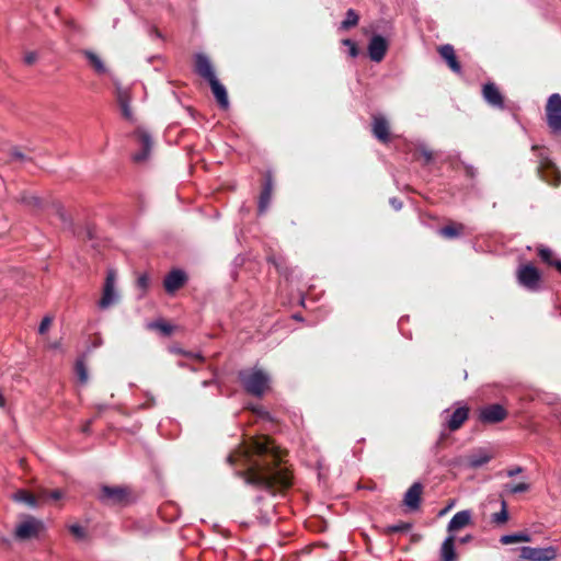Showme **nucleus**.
Masks as SVG:
<instances>
[{
    "label": "nucleus",
    "instance_id": "nucleus-1",
    "mask_svg": "<svg viewBox=\"0 0 561 561\" xmlns=\"http://www.w3.org/2000/svg\"><path fill=\"white\" fill-rule=\"evenodd\" d=\"M228 461L240 467L237 473L252 486L286 491L294 485L290 467L268 436L252 438L249 444L231 453Z\"/></svg>",
    "mask_w": 561,
    "mask_h": 561
},
{
    "label": "nucleus",
    "instance_id": "nucleus-2",
    "mask_svg": "<svg viewBox=\"0 0 561 561\" xmlns=\"http://www.w3.org/2000/svg\"><path fill=\"white\" fill-rule=\"evenodd\" d=\"M239 380L247 393L262 397L270 388V376L259 368L244 369L239 373Z\"/></svg>",
    "mask_w": 561,
    "mask_h": 561
},
{
    "label": "nucleus",
    "instance_id": "nucleus-3",
    "mask_svg": "<svg viewBox=\"0 0 561 561\" xmlns=\"http://www.w3.org/2000/svg\"><path fill=\"white\" fill-rule=\"evenodd\" d=\"M533 151H539L537 174L538 176L550 185L558 186L561 183V173L556 164L545 154V148L537 145L531 147Z\"/></svg>",
    "mask_w": 561,
    "mask_h": 561
},
{
    "label": "nucleus",
    "instance_id": "nucleus-4",
    "mask_svg": "<svg viewBox=\"0 0 561 561\" xmlns=\"http://www.w3.org/2000/svg\"><path fill=\"white\" fill-rule=\"evenodd\" d=\"M65 493H12L15 502H22L31 507H39L46 504H57L64 499Z\"/></svg>",
    "mask_w": 561,
    "mask_h": 561
},
{
    "label": "nucleus",
    "instance_id": "nucleus-5",
    "mask_svg": "<svg viewBox=\"0 0 561 561\" xmlns=\"http://www.w3.org/2000/svg\"><path fill=\"white\" fill-rule=\"evenodd\" d=\"M518 284L530 291H537L541 286V273L531 263L520 264L516 271Z\"/></svg>",
    "mask_w": 561,
    "mask_h": 561
},
{
    "label": "nucleus",
    "instance_id": "nucleus-6",
    "mask_svg": "<svg viewBox=\"0 0 561 561\" xmlns=\"http://www.w3.org/2000/svg\"><path fill=\"white\" fill-rule=\"evenodd\" d=\"M547 124L553 133L561 131V95L554 93L549 96L546 105Z\"/></svg>",
    "mask_w": 561,
    "mask_h": 561
},
{
    "label": "nucleus",
    "instance_id": "nucleus-7",
    "mask_svg": "<svg viewBox=\"0 0 561 561\" xmlns=\"http://www.w3.org/2000/svg\"><path fill=\"white\" fill-rule=\"evenodd\" d=\"M115 283H116V274L113 271H108L104 287H103V295L99 301V307L101 309H107L118 300V294L115 290Z\"/></svg>",
    "mask_w": 561,
    "mask_h": 561
},
{
    "label": "nucleus",
    "instance_id": "nucleus-8",
    "mask_svg": "<svg viewBox=\"0 0 561 561\" xmlns=\"http://www.w3.org/2000/svg\"><path fill=\"white\" fill-rule=\"evenodd\" d=\"M520 559L527 561H552L557 557V550L553 547L533 548L523 547L520 549Z\"/></svg>",
    "mask_w": 561,
    "mask_h": 561
},
{
    "label": "nucleus",
    "instance_id": "nucleus-9",
    "mask_svg": "<svg viewBox=\"0 0 561 561\" xmlns=\"http://www.w3.org/2000/svg\"><path fill=\"white\" fill-rule=\"evenodd\" d=\"M492 458L493 455L491 451L484 448H478L463 456L461 458V465L470 469H477L488 463Z\"/></svg>",
    "mask_w": 561,
    "mask_h": 561
},
{
    "label": "nucleus",
    "instance_id": "nucleus-10",
    "mask_svg": "<svg viewBox=\"0 0 561 561\" xmlns=\"http://www.w3.org/2000/svg\"><path fill=\"white\" fill-rule=\"evenodd\" d=\"M42 528L43 524L39 520L30 517L16 526L15 536L22 540L31 539L36 537Z\"/></svg>",
    "mask_w": 561,
    "mask_h": 561
},
{
    "label": "nucleus",
    "instance_id": "nucleus-11",
    "mask_svg": "<svg viewBox=\"0 0 561 561\" xmlns=\"http://www.w3.org/2000/svg\"><path fill=\"white\" fill-rule=\"evenodd\" d=\"M507 411L501 404H490L480 411V421L494 424L506 419Z\"/></svg>",
    "mask_w": 561,
    "mask_h": 561
},
{
    "label": "nucleus",
    "instance_id": "nucleus-12",
    "mask_svg": "<svg viewBox=\"0 0 561 561\" xmlns=\"http://www.w3.org/2000/svg\"><path fill=\"white\" fill-rule=\"evenodd\" d=\"M388 50V43L381 35H374L368 45V54L373 61L380 62Z\"/></svg>",
    "mask_w": 561,
    "mask_h": 561
},
{
    "label": "nucleus",
    "instance_id": "nucleus-13",
    "mask_svg": "<svg viewBox=\"0 0 561 561\" xmlns=\"http://www.w3.org/2000/svg\"><path fill=\"white\" fill-rule=\"evenodd\" d=\"M135 136L137 138V141H138L139 146L141 147V150L139 152H136L134 154L133 159H134L135 162H144L150 156V151H151V147H152V140H151L150 135L147 131L142 130V129H138L135 133Z\"/></svg>",
    "mask_w": 561,
    "mask_h": 561
},
{
    "label": "nucleus",
    "instance_id": "nucleus-14",
    "mask_svg": "<svg viewBox=\"0 0 561 561\" xmlns=\"http://www.w3.org/2000/svg\"><path fill=\"white\" fill-rule=\"evenodd\" d=\"M186 274L181 270H172L163 280L164 289L168 294H173L186 283Z\"/></svg>",
    "mask_w": 561,
    "mask_h": 561
},
{
    "label": "nucleus",
    "instance_id": "nucleus-15",
    "mask_svg": "<svg viewBox=\"0 0 561 561\" xmlns=\"http://www.w3.org/2000/svg\"><path fill=\"white\" fill-rule=\"evenodd\" d=\"M482 95L491 106L501 110L504 108V98L495 83H485L482 89Z\"/></svg>",
    "mask_w": 561,
    "mask_h": 561
},
{
    "label": "nucleus",
    "instance_id": "nucleus-16",
    "mask_svg": "<svg viewBox=\"0 0 561 561\" xmlns=\"http://www.w3.org/2000/svg\"><path fill=\"white\" fill-rule=\"evenodd\" d=\"M373 135L382 144L390 141V127L388 121L380 115L373 116Z\"/></svg>",
    "mask_w": 561,
    "mask_h": 561
},
{
    "label": "nucleus",
    "instance_id": "nucleus-17",
    "mask_svg": "<svg viewBox=\"0 0 561 561\" xmlns=\"http://www.w3.org/2000/svg\"><path fill=\"white\" fill-rule=\"evenodd\" d=\"M273 192V180L270 173L265 174L264 183L262 185V191L259 197L257 209L260 214H264L271 203Z\"/></svg>",
    "mask_w": 561,
    "mask_h": 561
},
{
    "label": "nucleus",
    "instance_id": "nucleus-18",
    "mask_svg": "<svg viewBox=\"0 0 561 561\" xmlns=\"http://www.w3.org/2000/svg\"><path fill=\"white\" fill-rule=\"evenodd\" d=\"M472 524V513L469 510H463L458 513H456L453 518L450 519L447 531L448 533H456L461 530L462 528L469 526Z\"/></svg>",
    "mask_w": 561,
    "mask_h": 561
},
{
    "label": "nucleus",
    "instance_id": "nucleus-19",
    "mask_svg": "<svg viewBox=\"0 0 561 561\" xmlns=\"http://www.w3.org/2000/svg\"><path fill=\"white\" fill-rule=\"evenodd\" d=\"M129 493H98L101 504L108 507H121L128 503Z\"/></svg>",
    "mask_w": 561,
    "mask_h": 561
},
{
    "label": "nucleus",
    "instance_id": "nucleus-20",
    "mask_svg": "<svg viewBox=\"0 0 561 561\" xmlns=\"http://www.w3.org/2000/svg\"><path fill=\"white\" fill-rule=\"evenodd\" d=\"M439 56L447 62L448 67L456 73L461 72V65L457 59L455 49L450 44L442 45L437 48Z\"/></svg>",
    "mask_w": 561,
    "mask_h": 561
},
{
    "label": "nucleus",
    "instance_id": "nucleus-21",
    "mask_svg": "<svg viewBox=\"0 0 561 561\" xmlns=\"http://www.w3.org/2000/svg\"><path fill=\"white\" fill-rule=\"evenodd\" d=\"M116 99L124 118L133 121L134 117L130 108L131 96L129 90L118 87L116 89Z\"/></svg>",
    "mask_w": 561,
    "mask_h": 561
},
{
    "label": "nucleus",
    "instance_id": "nucleus-22",
    "mask_svg": "<svg viewBox=\"0 0 561 561\" xmlns=\"http://www.w3.org/2000/svg\"><path fill=\"white\" fill-rule=\"evenodd\" d=\"M422 493H405L401 506L404 514L415 513L421 510Z\"/></svg>",
    "mask_w": 561,
    "mask_h": 561
},
{
    "label": "nucleus",
    "instance_id": "nucleus-23",
    "mask_svg": "<svg viewBox=\"0 0 561 561\" xmlns=\"http://www.w3.org/2000/svg\"><path fill=\"white\" fill-rule=\"evenodd\" d=\"M213 95L221 110L229 108V99L226 88L213 76Z\"/></svg>",
    "mask_w": 561,
    "mask_h": 561
},
{
    "label": "nucleus",
    "instance_id": "nucleus-24",
    "mask_svg": "<svg viewBox=\"0 0 561 561\" xmlns=\"http://www.w3.org/2000/svg\"><path fill=\"white\" fill-rule=\"evenodd\" d=\"M468 416L469 409L467 407L456 409L447 423L448 428L453 432L459 430L468 420Z\"/></svg>",
    "mask_w": 561,
    "mask_h": 561
},
{
    "label": "nucleus",
    "instance_id": "nucleus-25",
    "mask_svg": "<svg viewBox=\"0 0 561 561\" xmlns=\"http://www.w3.org/2000/svg\"><path fill=\"white\" fill-rule=\"evenodd\" d=\"M465 229L463 224L450 220L446 226L439 229V234L445 239H456L463 234Z\"/></svg>",
    "mask_w": 561,
    "mask_h": 561
},
{
    "label": "nucleus",
    "instance_id": "nucleus-26",
    "mask_svg": "<svg viewBox=\"0 0 561 561\" xmlns=\"http://www.w3.org/2000/svg\"><path fill=\"white\" fill-rule=\"evenodd\" d=\"M195 72L210 83V61L204 54L195 55Z\"/></svg>",
    "mask_w": 561,
    "mask_h": 561
},
{
    "label": "nucleus",
    "instance_id": "nucleus-27",
    "mask_svg": "<svg viewBox=\"0 0 561 561\" xmlns=\"http://www.w3.org/2000/svg\"><path fill=\"white\" fill-rule=\"evenodd\" d=\"M440 560L442 561H456L457 560L454 536H448L443 541L442 548H440Z\"/></svg>",
    "mask_w": 561,
    "mask_h": 561
},
{
    "label": "nucleus",
    "instance_id": "nucleus-28",
    "mask_svg": "<svg viewBox=\"0 0 561 561\" xmlns=\"http://www.w3.org/2000/svg\"><path fill=\"white\" fill-rule=\"evenodd\" d=\"M537 254L543 263L556 267V270L561 273V260L553 259V252L549 248L539 245L537 248Z\"/></svg>",
    "mask_w": 561,
    "mask_h": 561
},
{
    "label": "nucleus",
    "instance_id": "nucleus-29",
    "mask_svg": "<svg viewBox=\"0 0 561 561\" xmlns=\"http://www.w3.org/2000/svg\"><path fill=\"white\" fill-rule=\"evenodd\" d=\"M267 262L270 264H272L280 275H283L285 277L289 276L290 270L287 266L286 260L283 256H276L275 254H270L267 256Z\"/></svg>",
    "mask_w": 561,
    "mask_h": 561
},
{
    "label": "nucleus",
    "instance_id": "nucleus-30",
    "mask_svg": "<svg viewBox=\"0 0 561 561\" xmlns=\"http://www.w3.org/2000/svg\"><path fill=\"white\" fill-rule=\"evenodd\" d=\"M359 22V15L354 9H348L346 11L345 19L341 22L340 28L347 31L352 27H355Z\"/></svg>",
    "mask_w": 561,
    "mask_h": 561
},
{
    "label": "nucleus",
    "instance_id": "nucleus-31",
    "mask_svg": "<svg viewBox=\"0 0 561 561\" xmlns=\"http://www.w3.org/2000/svg\"><path fill=\"white\" fill-rule=\"evenodd\" d=\"M531 540L529 534L527 533H518L504 535L501 537L500 542L503 545H512L516 542H529Z\"/></svg>",
    "mask_w": 561,
    "mask_h": 561
},
{
    "label": "nucleus",
    "instance_id": "nucleus-32",
    "mask_svg": "<svg viewBox=\"0 0 561 561\" xmlns=\"http://www.w3.org/2000/svg\"><path fill=\"white\" fill-rule=\"evenodd\" d=\"M256 504L262 505L259 508V512L262 515V517H268L270 514L274 512L275 503L272 501H267L264 496H257Z\"/></svg>",
    "mask_w": 561,
    "mask_h": 561
},
{
    "label": "nucleus",
    "instance_id": "nucleus-33",
    "mask_svg": "<svg viewBox=\"0 0 561 561\" xmlns=\"http://www.w3.org/2000/svg\"><path fill=\"white\" fill-rule=\"evenodd\" d=\"M84 55H85L87 59L89 60L90 65L94 68V70L98 73H104L106 71L103 61L96 54H94L92 51H85Z\"/></svg>",
    "mask_w": 561,
    "mask_h": 561
},
{
    "label": "nucleus",
    "instance_id": "nucleus-34",
    "mask_svg": "<svg viewBox=\"0 0 561 561\" xmlns=\"http://www.w3.org/2000/svg\"><path fill=\"white\" fill-rule=\"evenodd\" d=\"M411 529H412V524L411 523L400 522V523H398L396 525L387 526L383 529V534L389 536V535H392L394 533H407V531H409Z\"/></svg>",
    "mask_w": 561,
    "mask_h": 561
},
{
    "label": "nucleus",
    "instance_id": "nucleus-35",
    "mask_svg": "<svg viewBox=\"0 0 561 561\" xmlns=\"http://www.w3.org/2000/svg\"><path fill=\"white\" fill-rule=\"evenodd\" d=\"M508 519V513L506 508V502L502 501V510L499 513L492 515V522L495 524H504Z\"/></svg>",
    "mask_w": 561,
    "mask_h": 561
},
{
    "label": "nucleus",
    "instance_id": "nucleus-36",
    "mask_svg": "<svg viewBox=\"0 0 561 561\" xmlns=\"http://www.w3.org/2000/svg\"><path fill=\"white\" fill-rule=\"evenodd\" d=\"M76 374L80 382L85 383L88 381V370L82 360L76 363Z\"/></svg>",
    "mask_w": 561,
    "mask_h": 561
},
{
    "label": "nucleus",
    "instance_id": "nucleus-37",
    "mask_svg": "<svg viewBox=\"0 0 561 561\" xmlns=\"http://www.w3.org/2000/svg\"><path fill=\"white\" fill-rule=\"evenodd\" d=\"M151 327L160 330L164 335H170L173 332V327L164 321L154 322Z\"/></svg>",
    "mask_w": 561,
    "mask_h": 561
},
{
    "label": "nucleus",
    "instance_id": "nucleus-38",
    "mask_svg": "<svg viewBox=\"0 0 561 561\" xmlns=\"http://www.w3.org/2000/svg\"><path fill=\"white\" fill-rule=\"evenodd\" d=\"M377 484L373 480H359L357 482V491H374Z\"/></svg>",
    "mask_w": 561,
    "mask_h": 561
},
{
    "label": "nucleus",
    "instance_id": "nucleus-39",
    "mask_svg": "<svg viewBox=\"0 0 561 561\" xmlns=\"http://www.w3.org/2000/svg\"><path fill=\"white\" fill-rule=\"evenodd\" d=\"M69 531L77 538V539H83L85 537V529L78 525L73 524L69 526Z\"/></svg>",
    "mask_w": 561,
    "mask_h": 561
},
{
    "label": "nucleus",
    "instance_id": "nucleus-40",
    "mask_svg": "<svg viewBox=\"0 0 561 561\" xmlns=\"http://www.w3.org/2000/svg\"><path fill=\"white\" fill-rule=\"evenodd\" d=\"M38 59V54L36 51H27L24 54L23 61L27 66L34 65Z\"/></svg>",
    "mask_w": 561,
    "mask_h": 561
},
{
    "label": "nucleus",
    "instance_id": "nucleus-41",
    "mask_svg": "<svg viewBox=\"0 0 561 561\" xmlns=\"http://www.w3.org/2000/svg\"><path fill=\"white\" fill-rule=\"evenodd\" d=\"M51 322H53V319L50 317H44L39 324L38 332L41 334H44L49 329Z\"/></svg>",
    "mask_w": 561,
    "mask_h": 561
},
{
    "label": "nucleus",
    "instance_id": "nucleus-42",
    "mask_svg": "<svg viewBox=\"0 0 561 561\" xmlns=\"http://www.w3.org/2000/svg\"><path fill=\"white\" fill-rule=\"evenodd\" d=\"M530 483H528L527 481H522L511 486L510 491H527L528 489H530Z\"/></svg>",
    "mask_w": 561,
    "mask_h": 561
},
{
    "label": "nucleus",
    "instance_id": "nucleus-43",
    "mask_svg": "<svg viewBox=\"0 0 561 561\" xmlns=\"http://www.w3.org/2000/svg\"><path fill=\"white\" fill-rule=\"evenodd\" d=\"M420 158L424 160L425 163H430L433 160V153L426 149L420 151Z\"/></svg>",
    "mask_w": 561,
    "mask_h": 561
},
{
    "label": "nucleus",
    "instance_id": "nucleus-44",
    "mask_svg": "<svg viewBox=\"0 0 561 561\" xmlns=\"http://www.w3.org/2000/svg\"><path fill=\"white\" fill-rule=\"evenodd\" d=\"M463 168L465 174L468 179H473L476 176L477 170L472 165L466 164Z\"/></svg>",
    "mask_w": 561,
    "mask_h": 561
},
{
    "label": "nucleus",
    "instance_id": "nucleus-45",
    "mask_svg": "<svg viewBox=\"0 0 561 561\" xmlns=\"http://www.w3.org/2000/svg\"><path fill=\"white\" fill-rule=\"evenodd\" d=\"M137 284L138 286L141 288V289H146L148 287V284H149V278L148 276L146 275H141L138 280H137Z\"/></svg>",
    "mask_w": 561,
    "mask_h": 561
},
{
    "label": "nucleus",
    "instance_id": "nucleus-46",
    "mask_svg": "<svg viewBox=\"0 0 561 561\" xmlns=\"http://www.w3.org/2000/svg\"><path fill=\"white\" fill-rule=\"evenodd\" d=\"M520 472H523V468H522V467H519V466H517V467H514V468H512V469H508V470H507V476H508V477H514V476H516V474H518V473H520Z\"/></svg>",
    "mask_w": 561,
    "mask_h": 561
},
{
    "label": "nucleus",
    "instance_id": "nucleus-47",
    "mask_svg": "<svg viewBox=\"0 0 561 561\" xmlns=\"http://www.w3.org/2000/svg\"><path fill=\"white\" fill-rule=\"evenodd\" d=\"M454 505H455V500H451L448 503V505L438 513V516L440 517V516L445 515L448 511H450L453 508Z\"/></svg>",
    "mask_w": 561,
    "mask_h": 561
},
{
    "label": "nucleus",
    "instance_id": "nucleus-48",
    "mask_svg": "<svg viewBox=\"0 0 561 561\" xmlns=\"http://www.w3.org/2000/svg\"><path fill=\"white\" fill-rule=\"evenodd\" d=\"M358 54H359V49H358V47H357V45H356V44H355V45H353V46H350V55H351L353 58L357 57V56H358Z\"/></svg>",
    "mask_w": 561,
    "mask_h": 561
},
{
    "label": "nucleus",
    "instance_id": "nucleus-49",
    "mask_svg": "<svg viewBox=\"0 0 561 561\" xmlns=\"http://www.w3.org/2000/svg\"><path fill=\"white\" fill-rule=\"evenodd\" d=\"M423 486L420 482H414L407 491H422Z\"/></svg>",
    "mask_w": 561,
    "mask_h": 561
},
{
    "label": "nucleus",
    "instance_id": "nucleus-50",
    "mask_svg": "<svg viewBox=\"0 0 561 561\" xmlns=\"http://www.w3.org/2000/svg\"><path fill=\"white\" fill-rule=\"evenodd\" d=\"M422 538H423V537H422V535H421V534H413V535L411 536V539H410V540H411V542H412V543H417L419 541H421V540H422Z\"/></svg>",
    "mask_w": 561,
    "mask_h": 561
},
{
    "label": "nucleus",
    "instance_id": "nucleus-51",
    "mask_svg": "<svg viewBox=\"0 0 561 561\" xmlns=\"http://www.w3.org/2000/svg\"><path fill=\"white\" fill-rule=\"evenodd\" d=\"M448 435L446 433H442L439 439L437 440V446L442 447L444 444V440L447 439Z\"/></svg>",
    "mask_w": 561,
    "mask_h": 561
},
{
    "label": "nucleus",
    "instance_id": "nucleus-52",
    "mask_svg": "<svg viewBox=\"0 0 561 561\" xmlns=\"http://www.w3.org/2000/svg\"><path fill=\"white\" fill-rule=\"evenodd\" d=\"M342 44L350 47V46L355 45L356 43L350 38H346V39L342 41Z\"/></svg>",
    "mask_w": 561,
    "mask_h": 561
},
{
    "label": "nucleus",
    "instance_id": "nucleus-53",
    "mask_svg": "<svg viewBox=\"0 0 561 561\" xmlns=\"http://www.w3.org/2000/svg\"><path fill=\"white\" fill-rule=\"evenodd\" d=\"M102 491L107 492V491H124V490L119 489V488L103 486Z\"/></svg>",
    "mask_w": 561,
    "mask_h": 561
},
{
    "label": "nucleus",
    "instance_id": "nucleus-54",
    "mask_svg": "<svg viewBox=\"0 0 561 561\" xmlns=\"http://www.w3.org/2000/svg\"><path fill=\"white\" fill-rule=\"evenodd\" d=\"M472 539V537L470 535H467L462 538L459 539L460 543H467L469 542L470 540Z\"/></svg>",
    "mask_w": 561,
    "mask_h": 561
},
{
    "label": "nucleus",
    "instance_id": "nucleus-55",
    "mask_svg": "<svg viewBox=\"0 0 561 561\" xmlns=\"http://www.w3.org/2000/svg\"><path fill=\"white\" fill-rule=\"evenodd\" d=\"M391 204L393 205V207L396 209H400L401 208V203L397 202V199H391Z\"/></svg>",
    "mask_w": 561,
    "mask_h": 561
},
{
    "label": "nucleus",
    "instance_id": "nucleus-56",
    "mask_svg": "<svg viewBox=\"0 0 561 561\" xmlns=\"http://www.w3.org/2000/svg\"><path fill=\"white\" fill-rule=\"evenodd\" d=\"M24 201H25L26 203H31V202H32V203H34V204H38V198H36V197H32L30 201H26V199H24Z\"/></svg>",
    "mask_w": 561,
    "mask_h": 561
},
{
    "label": "nucleus",
    "instance_id": "nucleus-57",
    "mask_svg": "<svg viewBox=\"0 0 561 561\" xmlns=\"http://www.w3.org/2000/svg\"><path fill=\"white\" fill-rule=\"evenodd\" d=\"M277 493H271V495H276ZM280 495H285V492L279 493Z\"/></svg>",
    "mask_w": 561,
    "mask_h": 561
},
{
    "label": "nucleus",
    "instance_id": "nucleus-58",
    "mask_svg": "<svg viewBox=\"0 0 561 561\" xmlns=\"http://www.w3.org/2000/svg\"><path fill=\"white\" fill-rule=\"evenodd\" d=\"M89 430V424L83 428L84 432Z\"/></svg>",
    "mask_w": 561,
    "mask_h": 561
},
{
    "label": "nucleus",
    "instance_id": "nucleus-59",
    "mask_svg": "<svg viewBox=\"0 0 561 561\" xmlns=\"http://www.w3.org/2000/svg\"><path fill=\"white\" fill-rule=\"evenodd\" d=\"M53 491H54V492H57L58 490H57V489H54Z\"/></svg>",
    "mask_w": 561,
    "mask_h": 561
}]
</instances>
